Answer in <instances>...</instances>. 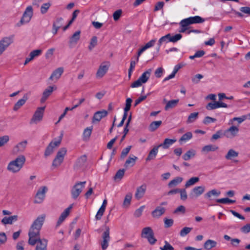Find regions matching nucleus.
<instances>
[{"label": "nucleus", "instance_id": "1", "mask_svg": "<svg viewBox=\"0 0 250 250\" xmlns=\"http://www.w3.org/2000/svg\"><path fill=\"white\" fill-rule=\"evenodd\" d=\"M45 218V214L38 216L33 222L29 230L28 243L32 246L37 243L35 250H47V240L45 239H41L39 237L40 230L44 222Z\"/></svg>", "mask_w": 250, "mask_h": 250}, {"label": "nucleus", "instance_id": "2", "mask_svg": "<svg viewBox=\"0 0 250 250\" xmlns=\"http://www.w3.org/2000/svg\"><path fill=\"white\" fill-rule=\"evenodd\" d=\"M26 161L24 155H21L11 161L8 165L7 169L8 171L13 173L19 172L23 167Z\"/></svg>", "mask_w": 250, "mask_h": 250}, {"label": "nucleus", "instance_id": "3", "mask_svg": "<svg viewBox=\"0 0 250 250\" xmlns=\"http://www.w3.org/2000/svg\"><path fill=\"white\" fill-rule=\"evenodd\" d=\"M182 35L180 34H177L175 35H172L170 33H168L164 36L162 37L158 41L157 51H159L162 44L163 42H176L181 39Z\"/></svg>", "mask_w": 250, "mask_h": 250}, {"label": "nucleus", "instance_id": "4", "mask_svg": "<svg viewBox=\"0 0 250 250\" xmlns=\"http://www.w3.org/2000/svg\"><path fill=\"white\" fill-rule=\"evenodd\" d=\"M141 237L147 239L151 245H154L157 241V239L154 237L153 231L149 227L144 228L142 229Z\"/></svg>", "mask_w": 250, "mask_h": 250}, {"label": "nucleus", "instance_id": "5", "mask_svg": "<svg viewBox=\"0 0 250 250\" xmlns=\"http://www.w3.org/2000/svg\"><path fill=\"white\" fill-rule=\"evenodd\" d=\"M151 71V69H149L144 72L137 81L131 84L130 87H137L140 86L142 83H146L150 76Z\"/></svg>", "mask_w": 250, "mask_h": 250}, {"label": "nucleus", "instance_id": "6", "mask_svg": "<svg viewBox=\"0 0 250 250\" xmlns=\"http://www.w3.org/2000/svg\"><path fill=\"white\" fill-rule=\"evenodd\" d=\"M33 8L31 6H28L23 13L22 18H21L20 22L17 23L18 26L28 23L31 20L33 16Z\"/></svg>", "mask_w": 250, "mask_h": 250}, {"label": "nucleus", "instance_id": "7", "mask_svg": "<svg viewBox=\"0 0 250 250\" xmlns=\"http://www.w3.org/2000/svg\"><path fill=\"white\" fill-rule=\"evenodd\" d=\"M67 149L65 147L61 148L57 152V155L53 161L52 166L58 167L63 162L64 157L66 154Z\"/></svg>", "mask_w": 250, "mask_h": 250}, {"label": "nucleus", "instance_id": "8", "mask_svg": "<svg viewBox=\"0 0 250 250\" xmlns=\"http://www.w3.org/2000/svg\"><path fill=\"white\" fill-rule=\"evenodd\" d=\"M86 182H80L76 183L71 189L72 197L73 199H76L82 192Z\"/></svg>", "mask_w": 250, "mask_h": 250}, {"label": "nucleus", "instance_id": "9", "mask_svg": "<svg viewBox=\"0 0 250 250\" xmlns=\"http://www.w3.org/2000/svg\"><path fill=\"white\" fill-rule=\"evenodd\" d=\"M44 109L45 107H40L37 109L30 121L31 124H37L42 120Z\"/></svg>", "mask_w": 250, "mask_h": 250}, {"label": "nucleus", "instance_id": "10", "mask_svg": "<svg viewBox=\"0 0 250 250\" xmlns=\"http://www.w3.org/2000/svg\"><path fill=\"white\" fill-rule=\"evenodd\" d=\"M110 65V62L108 61H106L102 62L96 73V77L97 78H102L107 72L109 66Z\"/></svg>", "mask_w": 250, "mask_h": 250}, {"label": "nucleus", "instance_id": "11", "mask_svg": "<svg viewBox=\"0 0 250 250\" xmlns=\"http://www.w3.org/2000/svg\"><path fill=\"white\" fill-rule=\"evenodd\" d=\"M47 190V188L45 187H41L36 194V199L34 202L36 204H40L43 202L45 196V193Z\"/></svg>", "mask_w": 250, "mask_h": 250}, {"label": "nucleus", "instance_id": "12", "mask_svg": "<svg viewBox=\"0 0 250 250\" xmlns=\"http://www.w3.org/2000/svg\"><path fill=\"white\" fill-rule=\"evenodd\" d=\"M205 19L199 16L190 17L184 19V22L186 25H191L193 24L202 23L205 22Z\"/></svg>", "mask_w": 250, "mask_h": 250}, {"label": "nucleus", "instance_id": "13", "mask_svg": "<svg viewBox=\"0 0 250 250\" xmlns=\"http://www.w3.org/2000/svg\"><path fill=\"white\" fill-rule=\"evenodd\" d=\"M103 241L101 243L102 249L103 250H105L108 247V242L110 241L109 228L106 227V230L104 232L102 235Z\"/></svg>", "mask_w": 250, "mask_h": 250}, {"label": "nucleus", "instance_id": "14", "mask_svg": "<svg viewBox=\"0 0 250 250\" xmlns=\"http://www.w3.org/2000/svg\"><path fill=\"white\" fill-rule=\"evenodd\" d=\"M205 190L204 186H198L194 188L190 192L189 196L191 199L196 198L202 195Z\"/></svg>", "mask_w": 250, "mask_h": 250}, {"label": "nucleus", "instance_id": "15", "mask_svg": "<svg viewBox=\"0 0 250 250\" xmlns=\"http://www.w3.org/2000/svg\"><path fill=\"white\" fill-rule=\"evenodd\" d=\"M239 132V128L235 126H231L225 130L224 135L228 138H233L236 136Z\"/></svg>", "mask_w": 250, "mask_h": 250}, {"label": "nucleus", "instance_id": "16", "mask_svg": "<svg viewBox=\"0 0 250 250\" xmlns=\"http://www.w3.org/2000/svg\"><path fill=\"white\" fill-rule=\"evenodd\" d=\"M228 105L223 102H214L209 103L206 106V108L208 110H213L220 107H228Z\"/></svg>", "mask_w": 250, "mask_h": 250}, {"label": "nucleus", "instance_id": "17", "mask_svg": "<svg viewBox=\"0 0 250 250\" xmlns=\"http://www.w3.org/2000/svg\"><path fill=\"white\" fill-rule=\"evenodd\" d=\"M60 144L61 141L51 142L45 150L44 156L46 157L51 155L53 152L54 148L56 146H59Z\"/></svg>", "mask_w": 250, "mask_h": 250}, {"label": "nucleus", "instance_id": "18", "mask_svg": "<svg viewBox=\"0 0 250 250\" xmlns=\"http://www.w3.org/2000/svg\"><path fill=\"white\" fill-rule=\"evenodd\" d=\"M57 89L56 86H49L43 92L42 97L41 99V102L43 103L51 94L54 90Z\"/></svg>", "mask_w": 250, "mask_h": 250}, {"label": "nucleus", "instance_id": "19", "mask_svg": "<svg viewBox=\"0 0 250 250\" xmlns=\"http://www.w3.org/2000/svg\"><path fill=\"white\" fill-rule=\"evenodd\" d=\"M72 208V205H71L66 208L61 214L57 221L56 227L59 226L65 220L70 213V210Z\"/></svg>", "mask_w": 250, "mask_h": 250}, {"label": "nucleus", "instance_id": "20", "mask_svg": "<svg viewBox=\"0 0 250 250\" xmlns=\"http://www.w3.org/2000/svg\"><path fill=\"white\" fill-rule=\"evenodd\" d=\"M107 114V111L105 110L97 111L93 115L92 123H94L95 121L100 122L102 118L106 117Z\"/></svg>", "mask_w": 250, "mask_h": 250}, {"label": "nucleus", "instance_id": "21", "mask_svg": "<svg viewBox=\"0 0 250 250\" xmlns=\"http://www.w3.org/2000/svg\"><path fill=\"white\" fill-rule=\"evenodd\" d=\"M146 189V186L144 184L138 187L135 194V197L137 200L141 199L145 195Z\"/></svg>", "mask_w": 250, "mask_h": 250}, {"label": "nucleus", "instance_id": "22", "mask_svg": "<svg viewBox=\"0 0 250 250\" xmlns=\"http://www.w3.org/2000/svg\"><path fill=\"white\" fill-rule=\"evenodd\" d=\"M14 35H12L9 37L3 38L0 41V43L6 49L13 42Z\"/></svg>", "mask_w": 250, "mask_h": 250}, {"label": "nucleus", "instance_id": "23", "mask_svg": "<svg viewBox=\"0 0 250 250\" xmlns=\"http://www.w3.org/2000/svg\"><path fill=\"white\" fill-rule=\"evenodd\" d=\"M81 31L78 30L75 32L72 36L70 37L69 43L70 45H75L80 39Z\"/></svg>", "mask_w": 250, "mask_h": 250}, {"label": "nucleus", "instance_id": "24", "mask_svg": "<svg viewBox=\"0 0 250 250\" xmlns=\"http://www.w3.org/2000/svg\"><path fill=\"white\" fill-rule=\"evenodd\" d=\"M166 211V209L161 206H158L152 212V215L154 218H159L164 214Z\"/></svg>", "mask_w": 250, "mask_h": 250}, {"label": "nucleus", "instance_id": "25", "mask_svg": "<svg viewBox=\"0 0 250 250\" xmlns=\"http://www.w3.org/2000/svg\"><path fill=\"white\" fill-rule=\"evenodd\" d=\"M63 72V67H59L57 69H55L53 73H52L51 75L49 77V80L52 81L53 80L54 78L58 80L59 79L62 74Z\"/></svg>", "mask_w": 250, "mask_h": 250}, {"label": "nucleus", "instance_id": "26", "mask_svg": "<svg viewBox=\"0 0 250 250\" xmlns=\"http://www.w3.org/2000/svg\"><path fill=\"white\" fill-rule=\"evenodd\" d=\"M28 100L27 94L24 95L23 98L19 100L14 105L13 110L14 111L18 110L21 106L25 103L26 101Z\"/></svg>", "mask_w": 250, "mask_h": 250}, {"label": "nucleus", "instance_id": "27", "mask_svg": "<svg viewBox=\"0 0 250 250\" xmlns=\"http://www.w3.org/2000/svg\"><path fill=\"white\" fill-rule=\"evenodd\" d=\"M159 146H154L149 152V154L146 158V161H149L151 160L154 159L158 153V148Z\"/></svg>", "mask_w": 250, "mask_h": 250}, {"label": "nucleus", "instance_id": "28", "mask_svg": "<svg viewBox=\"0 0 250 250\" xmlns=\"http://www.w3.org/2000/svg\"><path fill=\"white\" fill-rule=\"evenodd\" d=\"M184 66L183 64H181V63H179L177 65H176L175 66H174V69H173V72H172V73L169 75V76H168L166 78H165V79L164 80V82L165 81H168L171 79H172L175 76V74L177 73V72L179 71V70L183 66Z\"/></svg>", "mask_w": 250, "mask_h": 250}, {"label": "nucleus", "instance_id": "29", "mask_svg": "<svg viewBox=\"0 0 250 250\" xmlns=\"http://www.w3.org/2000/svg\"><path fill=\"white\" fill-rule=\"evenodd\" d=\"M27 144V141L25 140L18 144L14 148L15 152H22L24 150Z\"/></svg>", "mask_w": 250, "mask_h": 250}, {"label": "nucleus", "instance_id": "30", "mask_svg": "<svg viewBox=\"0 0 250 250\" xmlns=\"http://www.w3.org/2000/svg\"><path fill=\"white\" fill-rule=\"evenodd\" d=\"M92 126L87 127L84 129L83 134V140L84 141H87L89 139V138L92 133Z\"/></svg>", "mask_w": 250, "mask_h": 250}, {"label": "nucleus", "instance_id": "31", "mask_svg": "<svg viewBox=\"0 0 250 250\" xmlns=\"http://www.w3.org/2000/svg\"><path fill=\"white\" fill-rule=\"evenodd\" d=\"M179 99L172 100L168 101L167 102L166 105L165 106V110L166 111H167L169 109L176 107L179 103Z\"/></svg>", "mask_w": 250, "mask_h": 250}, {"label": "nucleus", "instance_id": "32", "mask_svg": "<svg viewBox=\"0 0 250 250\" xmlns=\"http://www.w3.org/2000/svg\"><path fill=\"white\" fill-rule=\"evenodd\" d=\"M176 139H170L166 138L165 139L163 143L158 145L160 147H162L164 149L168 148L170 145L176 142Z\"/></svg>", "mask_w": 250, "mask_h": 250}, {"label": "nucleus", "instance_id": "33", "mask_svg": "<svg viewBox=\"0 0 250 250\" xmlns=\"http://www.w3.org/2000/svg\"><path fill=\"white\" fill-rule=\"evenodd\" d=\"M18 215H13L7 217H4L1 220L2 223L3 224H12L13 222L18 220Z\"/></svg>", "mask_w": 250, "mask_h": 250}, {"label": "nucleus", "instance_id": "34", "mask_svg": "<svg viewBox=\"0 0 250 250\" xmlns=\"http://www.w3.org/2000/svg\"><path fill=\"white\" fill-rule=\"evenodd\" d=\"M216 245L217 242L216 241L208 239L204 243V248L207 250H209L212 248L215 247Z\"/></svg>", "mask_w": 250, "mask_h": 250}, {"label": "nucleus", "instance_id": "35", "mask_svg": "<svg viewBox=\"0 0 250 250\" xmlns=\"http://www.w3.org/2000/svg\"><path fill=\"white\" fill-rule=\"evenodd\" d=\"M183 180V178L181 177H176L169 182V183L168 184V187L169 188H171L173 187L176 186L177 185L181 183L182 182Z\"/></svg>", "mask_w": 250, "mask_h": 250}, {"label": "nucleus", "instance_id": "36", "mask_svg": "<svg viewBox=\"0 0 250 250\" xmlns=\"http://www.w3.org/2000/svg\"><path fill=\"white\" fill-rule=\"evenodd\" d=\"M162 122L161 121H153L149 126V130L151 132L155 131L159 126L162 125Z\"/></svg>", "mask_w": 250, "mask_h": 250}, {"label": "nucleus", "instance_id": "37", "mask_svg": "<svg viewBox=\"0 0 250 250\" xmlns=\"http://www.w3.org/2000/svg\"><path fill=\"white\" fill-rule=\"evenodd\" d=\"M192 137V134L191 132H188L182 135V136L180 138L179 142L180 144H182L183 142H185Z\"/></svg>", "mask_w": 250, "mask_h": 250}, {"label": "nucleus", "instance_id": "38", "mask_svg": "<svg viewBox=\"0 0 250 250\" xmlns=\"http://www.w3.org/2000/svg\"><path fill=\"white\" fill-rule=\"evenodd\" d=\"M218 149V147L215 145H208L204 146L202 148V151L206 152L207 153L209 151H214Z\"/></svg>", "mask_w": 250, "mask_h": 250}, {"label": "nucleus", "instance_id": "39", "mask_svg": "<svg viewBox=\"0 0 250 250\" xmlns=\"http://www.w3.org/2000/svg\"><path fill=\"white\" fill-rule=\"evenodd\" d=\"M199 180V178L197 177H193L191 178L188 181H187L185 185V188H187L191 186L194 185L195 183L198 182Z\"/></svg>", "mask_w": 250, "mask_h": 250}, {"label": "nucleus", "instance_id": "40", "mask_svg": "<svg viewBox=\"0 0 250 250\" xmlns=\"http://www.w3.org/2000/svg\"><path fill=\"white\" fill-rule=\"evenodd\" d=\"M238 156V153L232 149L229 150L225 156V158L227 160H231L232 158L236 157Z\"/></svg>", "mask_w": 250, "mask_h": 250}, {"label": "nucleus", "instance_id": "41", "mask_svg": "<svg viewBox=\"0 0 250 250\" xmlns=\"http://www.w3.org/2000/svg\"><path fill=\"white\" fill-rule=\"evenodd\" d=\"M221 193L220 191H217L216 189H212L205 194V197L207 199H210L211 196H218Z\"/></svg>", "mask_w": 250, "mask_h": 250}, {"label": "nucleus", "instance_id": "42", "mask_svg": "<svg viewBox=\"0 0 250 250\" xmlns=\"http://www.w3.org/2000/svg\"><path fill=\"white\" fill-rule=\"evenodd\" d=\"M195 155V151L194 150H188L185 154L183 155V158L185 161L189 160L191 157Z\"/></svg>", "mask_w": 250, "mask_h": 250}, {"label": "nucleus", "instance_id": "43", "mask_svg": "<svg viewBox=\"0 0 250 250\" xmlns=\"http://www.w3.org/2000/svg\"><path fill=\"white\" fill-rule=\"evenodd\" d=\"M125 170L124 169H120L118 170L114 176V179L116 181H120L125 174Z\"/></svg>", "mask_w": 250, "mask_h": 250}, {"label": "nucleus", "instance_id": "44", "mask_svg": "<svg viewBox=\"0 0 250 250\" xmlns=\"http://www.w3.org/2000/svg\"><path fill=\"white\" fill-rule=\"evenodd\" d=\"M137 159V157L134 156V157H129L125 163L124 166L126 167H128L130 165L133 166L135 165V161Z\"/></svg>", "mask_w": 250, "mask_h": 250}, {"label": "nucleus", "instance_id": "45", "mask_svg": "<svg viewBox=\"0 0 250 250\" xmlns=\"http://www.w3.org/2000/svg\"><path fill=\"white\" fill-rule=\"evenodd\" d=\"M87 160V157L85 155H83L81 156L77 161V166L79 167H81L83 166Z\"/></svg>", "mask_w": 250, "mask_h": 250}, {"label": "nucleus", "instance_id": "46", "mask_svg": "<svg viewBox=\"0 0 250 250\" xmlns=\"http://www.w3.org/2000/svg\"><path fill=\"white\" fill-rule=\"evenodd\" d=\"M132 199V194L131 193H128L125 196L124 203L123 206L124 207H128L131 202V200Z\"/></svg>", "mask_w": 250, "mask_h": 250}, {"label": "nucleus", "instance_id": "47", "mask_svg": "<svg viewBox=\"0 0 250 250\" xmlns=\"http://www.w3.org/2000/svg\"><path fill=\"white\" fill-rule=\"evenodd\" d=\"M198 115V112H194L191 113L188 117L187 123L189 124L194 122L197 118Z\"/></svg>", "mask_w": 250, "mask_h": 250}, {"label": "nucleus", "instance_id": "48", "mask_svg": "<svg viewBox=\"0 0 250 250\" xmlns=\"http://www.w3.org/2000/svg\"><path fill=\"white\" fill-rule=\"evenodd\" d=\"M216 201L217 203H221V204L234 203L236 202L235 200L229 199L228 198L218 199H216Z\"/></svg>", "mask_w": 250, "mask_h": 250}, {"label": "nucleus", "instance_id": "49", "mask_svg": "<svg viewBox=\"0 0 250 250\" xmlns=\"http://www.w3.org/2000/svg\"><path fill=\"white\" fill-rule=\"evenodd\" d=\"M97 44V37L93 36L91 39L88 49L90 51L92 50Z\"/></svg>", "mask_w": 250, "mask_h": 250}, {"label": "nucleus", "instance_id": "50", "mask_svg": "<svg viewBox=\"0 0 250 250\" xmlns=\"http://www.w3.org/2000/svg\"><path fill=\"white\" fill-rule=\"evenodd\" d=\"M192 229V228L185 227L183 229H182L180 231V235L182 237L185 236L186 235L189 233Z\"/></svg>", "mask_w": 250, "mask_h": 250}, {"label": "nucleus", "instance_id": "51", "mask_svg": "<svg viewBox=\"0 0 250 250\" xmlns=\"http://www.w3.org/2000/svg\"><path fill=\"white\" fill-rule=\"evenodd\" d=\"M50 6L51 4L49 2L43 3L41 6V12L43 14L46 13Z\"/></svg>", "mask_w": 250, "mask_h": 250}, {"label": "nucleus", "instance_id": "52", "mask_svg": "<svg viewBox=\"0 0 250 250\" xmlns=\"http://www.w3.org/2000/svg\"><path fill=\"white\" fill-rule=\"evenodd\" d=\"M62 20L63 19L62 18H57L56 21L53 23V27L60 29L62 25Z\"/></svg>", "mask_w": 250, "mask_h": 250}, {"label": "nucleus", "instance_id": "53", "mask_svg": "<svg viewBox=\"0 0 250 250\" xmlns=\"http://www.w3.org/2000/svg\"><path fill=\"white\" fill-rule=\"evenodd\" d=\"M165 227L166 228H168L171 227L174 223V221L172 219H168L165 218L164 219Z\"/></svg>", "mask_w": 250, "mask_h": 250}, {"label": "nucleus", "instance_id": "54", "mask_svg": "<svg viewBox=\"0 0 250 250\" xmlns=\"http://www.w3.org/2000/svg\"><path fill=\"white\" fill-rule=\"evenodd\" d=\"M179 193H180V198L182 200L185 201L188 198L187 191L185 188H179Z\"/></svg>", "mask_w": 250, "mask_h": 250}, {"label": "nucleus", "instance_id": "55", "mask_svg": "<svg viewBox=\"0 0 250 250\" xmlns=\"http://www.w3.org/2000/svg\"><path fill=\"white\" fill-rule=\"evenodd\" d=\"M223 132L222 130H219L217 131L215 134H214L211 138V141L213 140H217L219 138H220L223 136Z\"/></svg>", "mask_w": 250, "mask_h": 250}, {"label": "nucleus", "instance_id": "56", "mask_svg": "<svg viewBox=\"0 0 250 250\" xmlns=\"http://www.w3.org/2000/svg\"><path fill=\"white\" fill-rule=\"evenodd\" d=\"M132 102V100L130 98H127L125 101V107L124 110L128 111L130 109Z\"/></svg>", "mask_w": 250, "mask_h": 250}, {"label": "nucleus", "instance_id": "57", "mask_svg": "<svg viewBox=\"0 0 250 250\" xmlns=\"http://www.w3.org/2000/svg\"><path fill=\"white\" fill-rule=\"evenodd\" d=\"M9 140V137L8 135H4L0 137V146H4Z\"/></svg>", "mask_w": 250, "mask_h": 250}, {"label": "nucleus", "instance_id": "58", "mask_svg": "<svg viewBox=\"0 0 250 250\" xmlns=\"http://www.w3.org/2000/svg\"><path fill=\"white\" fill-rule=\"evenodd\" d=\"M216 121V119L213 118L209 116H206L203 121V123L205 125H208L211 123H214Z\"/></svg>", "mask_w": 250, "mask_h": 250}, {"label": "nucleus", "instance_id": "59", "mask_svg": "<svg viewBox=\"0 0 250 250\" xmlns=\"http://www.w3.org/2000/svg\"><path fill=\"white\" fill-rule=\"evenodd\" d=\"M131 146H129L126 148L123 149L121 152V158H124L126 156L128 152H129L130 149L131 148Z\"/></svg>", "mask_w": 250, "mask_h": 250}, {"label": "nucleus", "instance_id": "60", "mask_svg": "<svg viewBox=\"0 0 250 250\" xmlns=\"http://www.w3.org/2000/svg\"><path fill=\"white\" fill-rule=\"evenodd\" d=\"M122 14V10L121 9H119L116 10L113 14V17L114 21H118L121 15Z\"/></svg>", "mask_w": 250, "mask_h": 250}, {"label": "nucleus", "instance_id": "61", "mask_svg": "<svg viewBox=\"0 0 250 250\" xmlns=\"http://www.w3.org/2000/svg\"><path fill=\"white\" fill-rule=\"evenodd\" d=\"M41 53L42 50L40 49L34 50L30 52L29 57H31L33 59L35 57L39 56Z\"/></svg>", "mask_w": 250, "mask_h": 250}, {"label": "nucleus", "instance_id": "62", "mask_svg": "<svg viewBox=\"0 0 250 250\" xmlns=\"http://www.w3.org/2000/svg\"><path fill=\"white\" fill-rule=\"evenodd\" d=\"M186 212V208L184 206L181 205L173 211V213L177 214L179 212L185 213Z\"/></svg>", "mask_w": 250, "mask_h": 250}, {"label": "nucleus", "instance_id": "63", "mask_svg": "<svg viewBox=\"0 0 250 250\" xmlns=\"http://www.w3.org/2000/svg\"><path fill=\"white\" fill-rule=\"evenodd\" d=\"M165 245L163 247H160L161 250H174V248L167 241L165 242Z\"/></svg>", "mask_w": 250, "mask_h": 250}, {"label": "nucleus", "instance_id": "64", "mask_svg": "<svg viewBox=\"0 0 250 250\" xmlns=\"http://www.w3.org/2000/svg\"><path fill=\"white\" fill-rule=\"evenodd\" d=\"M242 232L244 233H248L250 232V224H247L244 226L240 229Z\"/></svg>", "mask_w": 250, "mask_h": 250}]
</instances>
